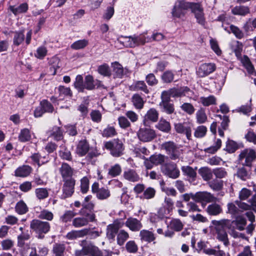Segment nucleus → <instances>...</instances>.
<instances>
[{
  "label": "nucleus",
  "instance_id": "f257e3e1",
  "mask_svg": "<svg viewBox=\"0 0 256 256\" xmlns=\"http://www.w3.org/2000/svg\"><path fill=\"white\" fill-rule=\"evenodd\" d=\"M215 230V236L217 240L223 242L225 246L230 244L226 229H230L232 222L230 220L223 219L220 220H213L212 222Z\"/></svg>",
  "mask_w": 256,
  "mask_h": 256
},
{
  "label": "nucleus",
  "instance_id": "f03ea898",
  "mask_svg": "<svg viewBox=\"0 0 256 256\" xmlns=\"http://www.w3.org/2000/svg\"><path fill=\"white\" fill-rule=\"evenodd\" d=\"M30 228L38 234V238H42L44 234L50 231V226L47 222L34 219L31 221Z\"/></svg>",
  "mask_w": 256,
  "mask_h": 256
},
{
  "label": "nucleus",
  "instance_id": "7ed1b4c3",
  "mask_svg": "<svg viewBox=\"0 0 256 256\" xmlns=\"http://www.w3.org/2000/svg\"><path fill=\"white\" fill-rule=\"evenodd\" d=\"M104 147L110 151V154L114 157H118L122 156L124 150L122 142L118 140L114 139L112 141L106 142Z\"/></svg>",
  "mask_w": 256,
  "mask_h": 256
},
{
  "label": "nucleus",
  "instance_id": "20e7f679",
  "mask_svg": "<svg viewBox=\"0 0 256 256\" xmlns=\"http://www.w3.org/2000/svg\"><path fill=\"white\" fill-rule=\"evenodd\" d=\"M162 150L166 151L170 159L176 160L179 158L181 152L178 146L173 142L168 141L162 143L160 146Z\"/></svg>",
  "mask_w": 256,
  "mask_h": 256
},
{
  "label": "nucleus",
  "instance_id": "39448f33",
  "mask_svg": "<svg viewBox=\"0 0 256 256\" xmlns=\"http://www.w3.org/2000/svg\"><path fill=\"white\" fill-rule=\"evenodd\" d=\"M256 158V152L251 148H246L241 151L238 156L239 162L242 165L251 166Z\"/></svg>",
  "mask_w": 256,
  "mask_h": 256
},
{
  "label": "nucleus",
  "instance_id": "423d86ee",
  "mask_svg": "<svg viewBox=\"0 0 256 256\" xmlns=\"http://www.w3.org/2000/svg\"><path fill=\"white\" fill-rule=\"evenodd\" d=\"M191 4V2L184 0L176 2L172 11V16L178 18L184 16L186 14V10L190 9Z\"/></svg>",
  "mask_w": 256,
  "mask_h": 256
},
{
  "label": "nucleus",
  "instance_id": "0eeeda50",
  "mask_svg": "<svg viewBox=\"0 0 256 256\" xmlns=\"http://www.w3.org/2000/svg\"><path fill=\"white\" fill-rule=\"evenodd\" d=\"M190 10L194 16L196 22L204 26L206 18L204 17V10L200 2H192Z\"/></svg>",
  "mask_w": 256,
  "mask_h": 256
},
{
  "label": "nucleus",
  "instance_id": "6e6552de",
  "mask_svg": "<svg viewBox=\"0 0 256 256\" xmlns=\"http://www.w3.org/2000/svg\"><path fill=\"white\" fill-rule=\"evenodd\" d=\"M138 139L143 142H149L156 136L155 131L148 126L141 127L138 132Z\"/></svg>",
  "mask_w": 256,
  "mask_h": 256
},
{
  "label": "nucleus",
  "instance_id": "1a4fd4ad",
  "mask_svg": "<svg viewBox=\"0 0 256 256\" xmlns=\"http://www.w3.org/2000/svg\"><path fill=\"white\" fill-rule=\"evenodd\" d=\"M182 222L178 218H172L167 224L168 230L164 232L166 237L172 238L174 234V232H180L184 227Z\"/></svg>",
  "mask_w": 256,
  "mask_h": 256
},
{
  "label": "nucleus",
  "instance_id": "9d476101",
  "mask_svg": "<svg viewBox=\"0 0 256 256\" xmlns=\"http://www.w3.org/2000/svg\"><path fill=\"white\" fill-rule=\"evenodd\" d=\"M174 208V204L172 200L170 198L166 197L162 207L158 212L159 218H166L172 212Z\"/></svg>",
  "mask_w": 256,
  "mask_h": 256
},
{
  "label": "nucleus",
  "instance_id": "9b49d317",
  "mask_svg": "<svg viewBox=\"0 0 256 256\" xmlns=\"http://www.w3.org/2000/svg\"><path fill=\"white\" fill-rule=\"evenodd\" d=\"M84 216L76 217L72 220V225L76 228H80L86 226L90 222H94L95 215L92 212L86 213Z\"/></svg>",
  "mask_w": 256,
  "mask_h": 256
},
{
  "label": "nucleus",
  "instance_id": "f8f14e48",
  "mask_svg": "<svg viewBox=\"0 0 256 256\" xmlns=\"http://www.w3.org/2000/svg\"><path fill=\"white\" fill-rule=\"evenodd\" d=\"M236 203L238 208L234 203H228L227 206L228 212L232 214V217L234 218H236L242 216V212L240 208L248 210L250 207L248 204L244 202H236Z\"/></svg>",
  "mask_w": 256,
  "mask_h": 256
},
{
  "label": "nucleus",
  "instance_id": "ddd939ff",
  "mask_svg": "<svg viewBox=\"0 0 256 256\" xmlns=\"http://www.w3.org/2000/svg\"><path fill=\"white\" fill-rule=\"evenodd\" d=\"M92 192L95 194L98 199L104 200L110 196L109 189L106 187L99 188V184L97 182H94L92 186Z\"/></svg>",
  "mask_w": 256,
  "mask_h": 256
},
{
  "label": "nucleus",
  "instance_id": "4468645a",
  "mask_svg": "<svg viewBox=\"0 0 256 256\" xmlns=\"http://www.w3.org/2000/svg\"><path fill=\"white\" fill-rule=\"evenodd\" d=\"M192 126L193 124L188 122L174 124V129L176 132L185 134L188 140H190L192 137Z\"/></svg>",
  "mask_w": 256,
  "mask_h": 256
},
{
  "label": "nucleus",
  "instance_id": "2eb2a0df",
  "mask_svg": "<svg viewBox=\"0 0 256 256\" xmlns=\"http://www.w3.org/2000/svg\"><path fill=\"white\" fill-rule=\"evenodd\" d=\"M162 172L170 178L174 179L178 178L180 176V170L176 164L169 162L162 166Z\"/></svg>",
  "mask_w": 256,
  "mask_h": 256
},
{
  "label": "nucleus",
  "instance_id": "dca6fc26",
  "mask_svg": "<svg viewBox=\"0 0 256 256\" xmlns=\"http://www.w3.org/2000/svg\"><path fill=\"white\" fill-rule=\"evenodd\" d=\"M216 68L213 63H204L200 64L196 71V74L199 78H204L213 72Z\"/></svg>",
  "mask_w": 256,
  "mask_h": 256
},
{
  "label": "nucleus",
  "instance_id": "f3484780",
  "mask_svg": "<svg viewBox=\"0 0 256 256\" xmlns=\"http://www.w3.org/2000/svg\"><path fill=\"white\" fill-rule=\"evenodd\" d=\"M64 184L62 186V198H66L70 197L74 192L75 180H70L63 181Z\"/></svg>",
  "mask_w": 256,
  "mask_h": 256
},
{
  "label": "nucleus",
  "instance_id": "a211bd4d",
  "mask_svg": "<svg viewBox=\"0 0 256 256\" xmlns=\"http://www.w3.org/2000/svg\"><path fill=\"white\" fill-rule=\"evenodd\" d=\"M195 201L206 202H215L216 198L213 194L207 192H199L194 194Z\"/></svg>",
  "mask_w": 256,
  "mask_h": 256
},
{
  "label": "nucleus",
  "instance_id": "6ab92c4d",
  "mask_svg": "<svg viewBox=\"0 0 256 256\" xmlns=\"http://www.w3.org/2000/svg\"><path fill=\"white\" fill-rule=\"evenodd\" d=\"M60 171L62 178V181L74 180L72 178L73 170L68 164L63 163Z\"/></svg>",
  "mask_w": 256,
  "mask_h": 256
},
{
  "label": "nucleus",
  "instance_id": "aec40b11",
  "mask_svg": "<svg viewBox=\"0 0 256 256\" xmlns=\"http://www.w3.org/2000/svg\"><path fill=\"white\" fill-rule=\"evenodd\" d=\"M125 225L132 232H138L142 227L140 220L132 217H130L126 220Z\"/></svg>",
  "mask_w": 256,
  "mask_h": 256
},
{
  "label": "nucleus",
  "instance_id": "412c9836",
  "mask_svg": "<svg viewBox=\"0 0 256 256\" xmlns=\"http://www.w3.org/2000/svg\"><path fill=\"white\" fill-rule=\"evenodd\" d=\"M158 118V112L154 108H150L144 116L143 120L144 124H146V122L148 121L152 122H156Z\"/></svg>",
  "mask_w": 256,
  "mask_h": 256
},
{
  "label": "nucleus",
  "instance_id": "4be33fe9",
  "mask_svg": "<svg viewBox=\"0 0 256 256\" xmlns=\"http://www.w3.org/2000/svg\"><path fill=\"white\" fill-rule=\"evenodd\" d=\"M89 144L86 140H80L76 148V153L80 156H84L89 150Z\"/></svg>",
  "mask_w": 256,
  "mask_h": 256
},
{
  "label": "nucleus",
  "instance_id": "5701e85b",
  "mask_svg": "<svg viewBox=\"0 0 256 256\" xmlns=\"http://www.w3.org/2000/svg\"><path fill=\"white\" fill-rule=\"evenodd\" d=\"M232 13L234 15L244 16L250 13V9L247 6H236L232 9Z\"/></svg>",
  "mask_w": 256,
  "mask_h": 256
},
{
  "label": "nucleus",
  "instance_id": "b1692460",
  "mask_svg": "<svg viewBox=\"0 0 256 256\" xmlns=\"http://www.w3.org/2000/svg\"><path fill=\"white\" fill-rule=\"evenodd\" d=\"M87 230H72L68 232L66 238L69 240H74L79 238H82L86 236Z\"/></svg>",
  "mask_w": 256,
  "mask_h": 256
},
{
  "label": "nucleus",
  "instance_id": "393cba45",
  "mask_svg": "<svg viewBox=\"0 0 256 256\" xmlns=\"http://www.w3.org/2000/svg\"><path fill=\"white\" fill-rule=\"evenodd\" d=\"M117 41L122 44L126 47L134 48L136 44L134 42V36H120L117 39Z\"/></svg>",
  "mask_w": 256,
  "mask_h": 256
},
{
  "label": "nucleus",
  "instance_id": "a878e982",
  "mask_svg": "<svg viewBox=\"0 0 256 256\" xmlns=\"http://www.w3.org/2000/svg\"><path fill=\"white\" fill-rule=\"evenodd\" d=\"M140 236L142 241L150 242L155 240L154 233L148 230H142L140 231Z\"/></svg>",
  "mask_w": 256,
  "mask_h": 256
},
{
  "label": "nucleus",
  "instance_id": "bb28decb",
  "mask_svg": "<svg viewBox=\"0 0 256 256\" xmlns=\"http://www.w3.org/2000/svg\"><path fill=\"white\" fill-rule=\"evenodd\" d=\"M206 210L210 216H217L222 212V210L220 205L214 203L208 205Z\"/></svg>",
  "mask_w": 256,
  "mask_h": 256
},
{
  "label": "nucleus",
  "instance_id": "cd10ccee",
  "mask_svg": "<svg viewBox=\"0 0 256 256\" xmlns=\"http://www.w3.org/2000/svg\"><path fill=\"white\" fill-rule=\"evenodd\" d=\"M25 36L24 30H18L14 32L13 44L18 46L24 42Z\"/></svg>",
  "mask_w": 256,
  "mask_h": 256
},
{
  "label": "nucleus",
  "instance_id": "c85d7f7f",
  "mask_svg": "<svg viewBox=\"0 0 256 256\" xmlns=\"http://www.w3.org/2000/svg\"><path fill=\"white\" fill-rule=\"evenodd\" d=\"M124 177L126 180L132 182H136L140 180V176L134 170H128L124 173Z\"/></svg>",
  "mask_w": 256,
  "mask_h": 256
},
{
  "label": "nucleus",
  "instance_id": "c756f323",
  "mask_svg": "<svg viewBox=\"0 0 256 256\" xmlns=\"http://www.w3.org/2000/svg\"><path fill=\"white\" fill-rule=\"evenodd\" d=\"M32 172V168L28 166L24 165L18 168L15 171V175L19 177H26Z\"/></svg>",
  "mask_w": 256,
  "mask_h": 256
},
{
  "label": "nucleus",
  "instance_id": "7c9ffc66",
  "mask_svg": "<svg viewBox=\"0 0 256 256\" xmlns=\"http://www.w3.org/2000/svg\"><path fill=\"white\" fill-rule=\"evenodd\" d=\"M182 172L184 174L187 176L188 180L190 182L194 181L196 177V172L190 166H183L182 168Z\"/></svg>",
  "mask_w": 256,
  "mask_h": 256
},
{
  "label": "nucleus",
  "instance_id": "2f4dec72",
  "mask_svg": "<svg viewBox=\"0 0 256 256\" xmlns=\"http://www.w3.org/2000/svg\"><path fill=\"white\" fill-rule=\"evenodd\" d=\"M216 98L210 95L208 96H201L200 98V102L204 106H208L210 105L216 104Z\"/></svg>",
  "mask_w": 256,
  "mask_h": 256
},
{
  "label": "nucleus",
  "instance_id": "473e14b6",
  "mask_svg": "<svg viewBox=\"0 0 256 256\" xmlns=\"http://www.w3.org/2000/svg\"><path fill=\"white\" fill-rule=\"evenodd\" d=\"M37 216L42 220H46L48 221H52L54 218L53 213L46 209H43L40 212H36Z\"/></svg>",
  "mask_w": 256,
  "mask_h": 256
},
{
  "label": "nucleus",
  "instance_id": "72a5a7b5",
  "mask_svg": "<svg viewBox=\"0 0 256 256\" xmlns=\"http://www.w3.org/2000/svg\"><path fill=\"white\" fill-rule=\"evenodd\" d=\"M196 122L199 124L205 123L208 120V117L204 108H200L196 114Z\"/></svg>",
  "mask_w": 256,
  "mask_h": 256
},
{
  "label": "nucleus",
  "instance_id": "f704fd0d",
  "mask_svg": "<svg viewBox=\"0 0 256 256\" xmlns=\"http://www.w3.org/2000/svg\"><path fill=\"white\" fill-rule=\"evenodd\" d=\"M84 90L86 89L89 90H92L95 88V81L93 77L90 75L86 76L84 80Z\"/></svg>",
  "mask_w": 256,
  "mask_h": 256
},
{
  "label": "nucleus",
  "instance_id": "c9c22d12",
  "mask_svg": "<svg viewBox=\"0 0 256 256\" xmlns=\"http://www.w3.org/2000/svg\"><path fill=\"white\" fill-rule=\"evenodd\" d=\"M198 172L204 180H210L212 177V172L207 167H203L199 169Z\"/></svg>",
  "mask_w": 256,
  "mask_h": 256
},
{
  "label": "nucleus",
  "instance_id": "e433bc0d",
  "mask_svg": "<svg viewBox=\"0 0 256 256\" xmlns=\"http://www.w3.org/2000/svg\"><path fill=\"white\" fill-rule=\"evenodd\" d=\"M84 250L87 256H99V249L98 247L90 244L84 246Z\"/></svg>",
  "mask_w": 256,
  "mask_h": 256
},
{
  "label": "nucleus",
  "instance_id": "4c0bfd02",
  "mask_svg": "<svg viewBox=\"0 0 256 256\" xmlns=\"http://www.w3.org/2000/svg\"><path fill=\"white\" fill-rule=\"evenodd\" d=\"M134 40L136 44V46L140 45H143L146 42H150V38L148 36H146L145 34H142L138 36L134 35Z\"/></svg>",
  "mask_w": 256,
  "mask_h": 256
},
{
  "label": "nucleus",
  "instance_id": "58836bf2",
  "mask_svg": "<svg viewBox=\"0 0 256 256\" xmlns=\"http://www.w3.org/2000/svg\"><path fill=\"white\" fill-rule=\"evenodd\" d=\"M10 9L14 15H16L19 14L26 12L28 10V5L26 3H23L18 7L10 6Z\"/></svg>",
  "mask_w": 256,
  "mask_h": 256
},
{
  "label": "nucleus",
  "instance_id": "ea45409f",
  "mask_svg": "<svg viewBox=\"0 0 256 256\" xmlns=\"http://www.w3.org/2000/svg\"><path fill=\"white\" fill-rule=\"evenodd\" d=\"M30 238V234L28 230L22 232L18 236V246L23 247L24 245V242L28 240Z\"/></svg>",
  "mask_w": 256,
  "mask_h": 256
},
{
  "label": "nucleus",
  "instance_id": "a19ab883",
  "mask_svg": "<svg viewBox=\"0 0 256 256\" xmlns=\"http://www.w3.org/2000/svg\"><path fill=\"white\" fill-rule=\"evenodd\" d=\"M132 102L134 107L139 110L142 108L144 101L142 98L138 94H134L132 98Z\"/></svg>",
  "mask_w": 256,
  "mask_h": 256
},
{
  "label": "nucleus",
  "instance_id": "79ce46f5",
  "mask_svg": "<svg viewBox=\"0 0 256 256\" xmlns=\"http://www.w3.org/2000/svg\"><path fill=\"white\" fill-rule=\"evenodd\" d=\"M28 210V207L23 200L18 202L15 206V210L19 214H25Z\"/></svg>",
  "mask_w": 256,
  "mask_h": 256
},
{
  "label": "nucleus",
  "instance_id": "37998d69",
  "mask_svg": "<svg viewBox=\"0 0 256 256\" xmlns=\"http://www.w3.org/2000/svg\"><path fill=\"white\" fill-rule=\"evenodd\" d=\"M156 128L160 130L168 132L170 130V123L164 119H160L158 122Z\"/></svg>",
  "mask_w": 256,
  "mask_h": 256
},
{
  "label": "nucleus",
  "instance_id": "c03bdc74",
  "mask_svg": "<svg viewBox=\"0 0 256 256\" xmlns=\"http://www.w3.org/2000/svg\"><path fill=\"white\" fill-rule=\"evenodd\" d=\"M88 44V40L82 39L76 40L72 44L70 48L73 50H78L86 48Z\"/></svg>",
  "mask_w": 256,
  "mask_h": 256
},
{
  "label": "nucleus",
  "instance_id": "a18cd8bd",
  "mask_svg": "<svg viewBox=\"0 0 256 256\" xmlns=\"http://www.w3.org/2000/svg\"><path fill=\"white\" fill-rule=\"evenodd\" d=\"M84 81L82 75H78L76 78L74 86L78 92H84Z\"/></svg>",
  "mask_w": 256,
  "mask_h": 256
},
{
  "label": "nucleus",
  "instance_id": "49530a36",
  "mask_svg": "<svg viewBox=\"0 0 256 256\" xmlns=\"http://www.w3.org/2000/svg\"><path fill=\"white\" fill-rule=\"evenodd\" d=\"M132 87L134 90H141L146 94L148 92L147 86L144 81H137L132 86Z\"/></svg>",
  "mask_w": 256,
  "mask_h": 256
},
{
  "label": "nucleus",
  "instance_id": "de8ad7c7",
  "mask_svg": "<svg viewBox=\"0 0 256 256\" xmlns=\"http://www.w3.org/2000/svg\"><path fill=\"white\" fill-rule=\"evenodd\" d=\"M128 234L124 230H120L117 235V243L120 246H122L128 238Z\"/></svg>",
  "mask_w": 256,
  "mask_h": 256
},
{
  "label": "nucleus",
  "instance_id": "09e8293b",
  "mask_svg": "<svg viewBox=\"0 0 256 256\" xmlns=\"http://www.w3.org/2000/svg\"><path fill=\"white\" fill-rule=\"evenodd\" d=\"M232 222L235 224L236 228L239 230H244L246 224V219L242 216L236 218Z\"/></svg>",
  "mask_w": 256,
  "mask_h": 256
},
{
  "label": "nucleus",
  "instance_id": "8fccbe9b",
  "mask_svg": "<svg viewBox=\"0 0 256 256\" xmlns=\"http://www.w3.org/2000/svg\"><path fill=\"white\" fill-rule=\"evenodd\" d=\"M160 106L162 108V110L167 114H171L174 111V106L172 104L168 102H161Z\"/></svg>",
  "mask_w": 256,
  "mask_h": 256
},
{
  "label": "nucleus",
  "instance_id": "3c124183",
  "mask_svg": "<svg viewBox=\"0 0 256 256\" xmlns=\"http://www.w3.org/2000/svg\"><path fill=\"white\" fill-rule=\"evenodd\" d=\"M35 194L38 200H44L48 196V192L46 188H38L35 190Z\"/></svg>",
  "mask_w": 256,
  "mask_h": 256
},
{
  "label": "nucleus",
  "instance_id": "603ef678",
  "mask_svg": "<svg viewBox=\"0 0 256 256\" xmlns=\"http://www.w3.org/2000/svg\"><path fill=\"white\" fill-rule=\"evenodd\" d=\"M207 132V128L204 126H198L194 130V136L196 138L204 137Z\"/></svg>",
  "mask_w": 256,
  "mask_h": 256
},
{
  "label": "nucleus",
  "instance_id": "864d4df0",
  "mask_svg": "<svg viewBox=\"0 0 256 256\" xmlns=\"http://www.w3.org/2000/svg\"><path fill=\"white\" fill-rule=\"evenodd\" d=\"M242 63L243 66L246 69L248 72L252 74L254 72V66L247 56H244L242 58Z\"/></svg>",
  "mask_w": 256,
  "mask_h": 256
},
{
  "label": "nucleus",
  "instance_id": "5fc2aeb1",
  "mask_svg": "<svg viewBox=\"0 0 256 256\" xmlns=\"http://www.w3.org/2000/svg\"><path fill=\"white\" fill-rule=\"evenodd\" d=\"M244 29L246 32L252 31L256 28V18L254 19L249 18L244 25Z\"/></svg>",
  "mask_w": 256,
  "mask_h": 256
},
{
  "label": "nucleus",
  "instance_id": "6e6d98bb",
  "mask_svg": "<svg viewBox=\"0 0 256 256\" xmlns=\"http://www.w3.org/2000/svg\"><path fill=\"white\" fill-rule=\"evenodd\" d=\"M30 158L38 166L44 164L48 161V158L46 156L42 157L38 154H34Z\"/></svg>",
  "mask_w": 256,
  "mask_h": 256
},
{
  "label": "nucleus",
  "instance_id": "4d7b16f0",
  "mask_svg": "<svg viewBox=\"0 0 256 256\" xmlns=\"http://www.w3.org/2000/svg\"><path fill=\"white\" fill-rule=\"evenodd\" d=\"M31 136L28 128L22 130L19 134L18 139L22 142H26L30 140Z\"/></svg>",
  "mask_w": 256,
  "mask_h": 256
},
{
  "label": "nucleus",
  "instance_id": "13d9d810",
  "mask_svg": "<svg viewBox=\"0 0 256 256\" xmlns=\"http://www.w3.org/2000/svg\"><path fill=\"white\" fill-rule=\"evenodd\" d=\"M122 172V168L119 164H115L108 170V174L112 177L119 176Z\"/></svg>",
  "mask_w": 256,
  "mask_h": 256
},
{
  "label": "nucleus",
  "instance_id": "bf43d9fd",
  "mask_svg": "<svg viewBox=\"0 0 256 256\" xmlns=\"http://www.w3.org/2000/svg\"><path fill=\"white\" fill-rule=\"evenodd\" d=\"M98 71L99 74L105 76H109L111 74L110 67L106 64L100 66L98 67Z\"/></svg>",
  "mask_w": 256,
  "mask_h": 256
},
{
  "label": "nucleus",
  "instance_id": "052dcab7",
  "mask_svg": "<svg viewBox=\"0 0 256 256\" xmlns=\"http://www.w3.org/2000/svg\"><path fill=\"white\" fill-rule=\"evenodd\" d=\"M65 246L62 244H56L53 247V252L54 256H64Z\"/></svg>",
  "mask_w": 256,
  "mask_h": 256
},
{
  "label": "nucleus",
  "instance_id": "680f3d73",
  "mask_svg": "<svg viewBox=\"0 0 256 256\" xmlns=\"http://www.w3.org/2000/svg\"><path fill=\"white\" fill-rule=\"evenodd\" d=\"M118 230L111 224H109L106 228V236L110 240H114Z\"/></svg>",
  "mask_w": 256,
  "mask_h": 256
},
{
  "label": "nucleus",
  "instance_id": "e2e57ef3",
  "mask_svg": "<svg viewBox=\"0 0 256 256\" xmlns=\"http://www.w3.org/2000/svg\"><path fill=\"white\" fill-rule=\"evenodd\" d=\"M2 248L4 250H8L14 246V242L11 239L7 238L2 240L1 242Z\"/></svg>",
  "mask_w": 256,
  "mask_h": 256
},
{
  "label": "nucleus",
  "instance_id": "0e129e2a",
  "mask_svg": "<svg viewBox=\"0 0 256 256\" xmlns=\"http://www.w3.org/2000/svg\"><path fill=\"white\" fill-rule=\"evenodd\" d=\"M208 185L214 190H220L223 186V182L217 180H212L208 182Z\"/></svg>",
  "mask_w": 256,
  "mask_h": 256
},
{
  "label": "nucleus",
  "instance_id": "69168bd1",
  "mask_svg": "<svg viewBox=\"0 0 256 256\" xmlns=\"http://www.w3.org/2000/svg\"><path fill=\"white\" fill-rule=\"evenodd\" d=\"M150 158L154 164L158 165L162 164L164 162L165 156L161 154H154L150 156Z\"/></svg>",
  "mask_w": 256,
  "mask_h": 256
},
{
  "label": "nucleus",
  "instance_id": "338daca9",
  "mask_svg": "<svg viewBox=\"0 0 256 256\" xmlns=\"http://www.w3.org/2000/svg\"><path fill=\"white\" fill-rule=\"evenodd\" d=\"M48 50L44 46L38 47L34 54V56L38 59H43L47 54Z\"/></svg>",
  "mask_w": 256,
  "mask_h": 256
},
{
  "label": "nucleus",
  "instance_id": "774afa93",
  "mask_svg": "<svg viewBox=\"0 0 256 256\" xmlns=\"http://www.w3.org/2000/svg\"><path fill=\"white\" fill-rule=\"evenodd\" d=\"M63 132L60 127H54L52 130V136L56 140H60L63 138Z\"/></svg>",
  "mask_w": 256,
  "mask_h": 256
}]
</instances>
